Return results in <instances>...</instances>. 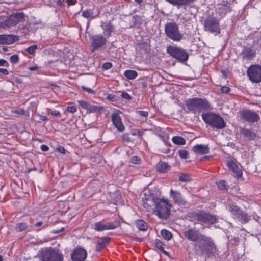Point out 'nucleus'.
<instances>
[{"label":"nucleus","mask_w":261,"mask_h":261,"mask_svg":"<svg viewBox=\"0 0 261 261\" xmlns=\"http://www.w3.org/2000/svg\"><path fill=\"white\" fill-rule=\"evenodd\" d=\"M154 200L153 214L161 219H167L170 215L172 205L167 199L163 198L156 196Z\"/></svg>","instance_id":"obj_1"},{"label":"nucleus","mask_w":261,"mask_h":261,"mask_svg":"<svg viewBox=\"0 0 261 261\" xmlns=\"http://www.w3.org/2000/svg\"><path fill=\"white\" fill-rule=\"evenodd\" d=\"M186 105L189 111L193 113H200L208 109L210 104L206 99L194 98L186 101Z\"/></svg>","instance_id":"obj_2"},{"label":"nucleus","mask_w":261,"mask_h":261,"mask_svg":"<svg viewBox=\"0 0 261 261\" xmlns=\"http://www.w3.org/2000/svg\"><path fill=\"white\" fill-rule=\"evenodd\" d=\"M188 216L193 222L214 224L217 221V219L215 215L203 211L192 212L189 213Z\"/></svg>","instance_id":"obj_3"},{"label":"nucleus","mask_w":261,"mask_h":261,"mask_svg":"<svg viewBox=\"0 0 261 261\" xmlns=\"http://www.w3.org/2000/svg\"><path fill=\"white\" fill-rule=\"evenodd\" d=\"M202 119L206 124L217 129H223L226 126V123L220 116L207 113L202 115Z\"/></svg>","instance_id":"obj_4"},{"label":"nucleus","mask_w":261,"mask_h":261,"mask_svg":"<svg viewBox=\"0 0 261 261\" xmlns=\"http://www.w3.org/2000/svg\"><path fill=\"white\" fill-rule=\"evenodd\" d=\"M42 261H62V255L58 251L51 249H43L39 253Z\"/></svg>","instance_id":"obj_5"},{"label":"nucleus","mask_w":261,"mask_h":261,"mask_svg":"<svg viewBox=\"0 0 261 261\" xmlns=\"http://www.w3.org/2000/svg\"><path fill=\"white\" fill-rule=\"evenodd\" d=\"M165 31L167 36L175 41H179L182 38L180 33L177 24L174 22L167 23L165 25Z\"/></svg>","instance_id":"obj_6"},{"label":"nucleus","mask_w":261,"mask_h":261,"mask_svg":"<svg viewBox=\"0 0 261 261\" xmlns=\"http://www.w3.org/2000/svg\"><path fill=\"white\" fill-rule=\"evenodd\" d=\"M184 235L188 240L194 242H197V243L196 245L200 247H202V240L206 239V236L200 233L198 230L193 228H189L185 230L184 232Z\"/></svg>","instance_id":"obj_7"},{"label":"nucleus","mask_w":261,"mask_h":261,"mask_svg":"<svg viewBox=\"0 0 261 261\" xmlns=\"http://www.w3.org/2000/svg\"><path fill=\"white\" fill-rule=\"evenodd\" d=\"M167 51L173 57L178 60L184 62L188 60V55L182 48L173 46H169L167 48Z\"/></svg>","instance_id":"obj_8"},{"label":"nucleus","mask_w":261,"mask_h":261,"mask_svg":"<svg viewBox=\"0 0 261 261\" xmlns=\"http://www.w3.org/2000/svg\"><path fill=\"white\" fill-rule=\"evenodd\" d=\"M247 75L250 81L253 83L261 82V66L259 65H252L250 66L247 71Z\"/></svg>","instance_id":"obj_9"},{"label":"nucleus","mask_w":261,"mask_h":261,"mask_svg":"<svg viewBox=\"0 0 261 261\" xmlns=\"http://www.w3.org/2000/svg\"><path fill=\"white\" fill-rule=\"evenodd\" d=\"M156 197L149 190L146 191L144 193V197H142L143 206L148 212H153L154 207V199Z\"/></svg>","instance_id":"obj_10"},{"label":"nucleus","mask_w":261,"mask_h":261,"mask_svg":"<svg viewBox=\"0 0 261 261\" xmlns=\"http://www.w3.org/2000/svg\"><path fill=\"white\" fill-rule=\"evenodd\" d=\"M205 30L212 33H220L219 20L213 16L208 17L204 21Z\"/></svg>","instance_id":"obj_11"},{"label":"nucleus","mask_w":261,"mask_h":261,"mask_svg":"<svg viewBox=\"0 0 261 261\" xmlns=\"http://www.w3.org/2000/svg\"><path fill=\"white\" fill-rule=\"evenodd\" d=\"M90 38L92 52L98 50L101 47L105 46L107 42L106 38L101 34L93 35Z\"/></svg>","instance_id":"obj_12"},{"label":"nucleus","mask_w":261,"mask_h":261,"mask_svg":"<svg viewBox=\"0 0 261 261\" xmlns=\"http://www.w3.org/2000/svg\"><path fill=\"white\" fill-rule=\"evenodd\" d=\"M206 238L202 241V247L198 246V247L202 251H205L207 254H213L216 252V246L210 237L206 236Z\"/></svg>","instance_id":"obj_13"},{"label":"nucleus","mask_w":261,"mask_h":261,"mask_svg":"<svg viewBox=\"0 0 261 261\" xmlns=\"http://www.w3.org/2000/svg\"><path fill=\"white\" fill-rule=\"evenodd\" d=\"M240 113L241 118L249 122H257L259 119V115L251 110H243Z\"/></svg>","instance_id":"obj_14"},{"label":"nucleus","mask_w":261,"mask_h":261,"mask_svg":"<svg viewBox=\"0 0 261 261\" xmlns=\"http://www.w3.org/2000/svg\"><path fill=\"white\" fill-rule=\"evenodd\" d=\"M86 250L82 248H77L74 249L72 254L73 261H84L87 257Z\"/></svg>","instance_id":"obj_15"},{"label":"nucleus","mask_w":261,"mask_h":261,"mask_svg":"<svg viewBox=\"0 0 261 261\" xmlns=\"http://www.w3.org/2000/svg\"><path fill=\"white\" fill-rule=\"evenodd\" d=\"M170 196L173 199L175 203L179 205H185L187 201L183 198L181 193L177 191H175L172 189L170 192Z\"/></svg>","instance_id":"obj_16"},{"label":"nucleus","mask_w":261,"mask_h":261,"mask_svg":"<svg viewBox=\"0 0 261 261\" xmlns=\"http://www.w3.org/2000/svg\"><path fill=\"white\" fill-rule=\"evenodd\" d=\"M94 229L97 231H101L106 230L114 229L117 226L113 223H107L105 224L101 222H96L94 224Z\"/></svg>","instance_id":"obj_17"},{"label":"nucleus","mask_w":261,"mask_h":261,"mask_svg":"<svg viewBox=\"0 0 261 261\" xmlns=\"http://www.w3.org/2000/svg\"><path fill=\"white\" fill-rule=\"evenodd\" d=\"M256 53L254 49L249 47H244L240 56L244 60H250L255 56Z\"/></svg>","instance_id":"obj_18"},{"label":"nucleus","mask_w":261,"mask_h":261,"mask_svg":"<svg viewBox=\"0 0 261 261\" xmlns=\"http://www.w3.org/2000/svg\"><path fill=\"white\" fill-rule=\"evenodd\" d=\"M112 121L114 125L119 131H123L124 126L122 123L121 117L117 113H114L112 115Z\"/></svg>","instance_id":"obj_19"},{"label":"nucleus","mask_w":261,"mask_h":261,"mask_svg":"<svg viewBox=\"0 0 261 261\" xmlns=\"http://www.w3.org/2000/svg\"><path fill=\"white\" fill-rule=\"evenodd\" d=\"M192 150L195 153L207 154L209 152V148L207 145L197 144L192 148Z\"/></svg>","instance_id":"obj_20"},{"label":"nucleus","mask_w":261,"mask_h":261,"mask_svg":"<svg viewBox=\"0 0 261 261\" xmlns=\"http://www.w3.org/2000/svg\"><path fill=\"white\" fill-rule=\"evenodd\" d=\"M227 166L238 177L242 175V171L238 165L232 160L227 162Z\"/></svg>","instance_id":"obj_21"},{"label":"nucleus","mask_w":261,"mask_h":261,"mask_svg":"<svg viewBox=\"0 0 261 261\" xmlns=\"http://www.w3.org/2000/svg\"><path fill=\"white\" fill-rule=\"evenodd\" d=\"M219 15L223 17L228 12L230 11V8L229 6L225 4H219L217 8Z\"/></svg>","instance_id":"obj_22"},{"label":"nucleus","mask_w":261,"mask_h":261,"mask_svg":"<svg viewBox=\"0 0 261 261\" xmlns=\"http://www.w3.org/2000/svg\"><path fill=\"white\" fill-rule=\"evenodd\" d=\"M14 42V37L11 35H0V44H11Z\"/></svg>","instance_id":"obj_23"},{"label":"nucleus","mask_w":261,"mask_h":261,"mask_svg":"<svg viewBox=\"0 0 261 261\" xmlns=\"http://www.w3.org/2000/svg\"><path fill=\"white\" fill-rule=\"evenodd\" d=\"M109 239L110 238L108 237H102L98 240L97 243L96 250L97 251H99L103 249L105 247L106 245L108 243Z\"/></svg>","instance_id":"obj_24"},{"label":"nucleus","mask_w":261,"mask_h":261,"mask_svg":"<svg viewBox=\"0 0 261 261\" xmlns=\"http://www.w3.org/2000/svg\"><path fill=\"white\" fill-rule=\"evenodd\" d=\"M240 132L244 135V137L249 140H253L255 137V134L249 129L242 128H240Z\"/></svg>","instance_id":"obj_25"},{"label":"nucleus","mask_w":261,"mask_h":261,"mask_svg":"<svg viewBox=\"0 0 261 261\" xmlns=\"http://www.w3.org/2000/svg\"><path fill=\"white\" fill-rule=\"evenodd\" d=\"M156 169L160 172L164 173L169 169V166L166 162H161L157 164Z\"/></svg>","instance_id":"obj_26"},{"label":"nucleus","mask_w":261,"mask_h":261,"mask_svg":"<svg viewBox=\"0 0 261 261\" xmlns=\"http://www.w3.org/2000/svg\"><path fill=\"white\" fill-rule=\"evenodd\" d=\"M229 211L236 219H237L240 217L239 216H240V214H241V212H242L239 207L236 205L229 206Z\"/></svg>","instance_id":"obj_27"},{"label":"nucleus","mask_w":261,"mask_h":261,"mask_svg":"<svg viewBox=\"0 0 261 261\" xmlns=\"http://www.w3.org/2000/svg\"><path fill=\"white\" fill-rule=\"evenodd\" d=\"M103 33L105 36L109 37L111 33L114 31V27L110 23H107L103 27Z\"/></svg>","instance_id":"obj_28"},{"label":"nucleus","mask_w":261,"mask_h":261,"mask_svg":"<svg viewBox=\"0 0 261 261\" xmlns=\"http://www.w3.org/2000/svg\"><path fill=\"white\" fill-rule=\"evenodd\" d=\"M124 76L129 80H134L138 76V73L135 70H127L124 73Z\"/></svg>","instance_id":"obj_29"},{"label":"nucleus","mask_w":261,"mask_h":261,"mask_svg":"<svg viewBox=\"0 0 261 261\" xmlns=\"http://www.w3.org/2000/svg\"><path fill=\"white\" fill-rule=\"evenodd\" d=\"M77 102L83 109H86L90 112L94 110V107L86 101L78 100Z\"/></svg>","instance_id":"obj_30"},{"label":"nucleus","mask_w":261,"mask_h":261,"mask_svg":"<svg viewBox=\"0 0 261 261\" xmlns=\"http://www.w3.org/2000/svg\"><path fill=\"white\" fill-rule=\"evenodd\" d=\"M136 224L137 227L140 230L146 231L148 228L147 223L142 220H138Z\"/></svg>","instance_id":"obj_31"},{"label":"nucleus","mask_w":261,"mask_h":261,"mask_svg":"<svg viewBox=\"0 0 261 261\" xmlns=\"http://www.w3.org/2000/svg\"><path fill=\"white\" fill-rule=\"evenodd\" d=\"M239 216L237 219L242 223H246L250 220V216L243 212H241V214Z\"/></svg>","instance_id":"obj_32"},{"label":"nucleus","mask_w":261,"mask_h":261,"mask_svg":"<svg viewBox=\"0 0 261 261\" xmlns=\"http://www.w3.org/2000/svg\"><path fill=\"white\" fill-rule=\"evenodd\" d=\"M172 140L175 144L182 145L186 143L185 139L180 136H174L172 138Z\"/></svg>","instance_id":"obj_33"},{"label":"nucleus","mask_w":261,"mask_h":261,"mask_svg":"<svg viewBox=\"0 0 261 261\" xmlns=\"http://www.w3.org/2000/svg\"><path fill=\"white\" fill-rule=\"evenodd\" d=\"M93 14V11L91 9H87L82 12V16L86 18H95L96 16H94Z\"/></svg>","instance_id":"obj_34"},{"label":"nucleus","mask_w":261,"mask_h":261,"mask_svg":"<svg viewBox=\"0 0 261 261\" xmlns=\"http://www.w3.org/2000/svg\"><path fill=\"white\" fill-rule=\"evenodd\" d=\"M161 236L164 239L167 240H170L172 237L171 233L166 229H163L161 231Z\"/></svg>","instance_id":"obj_35"},{"label":"nucleus","mask_w":261,"mask_h":261,"mask_svg":"<svg viewBox=\"0 0 261 261\" xmlns=\"http://www.w3.org/2000/svg\"><path fill=\"white\" fill-rule=\"evenodd\" d=\"M178 154L182 159H187L188 158L189 153L187 150L181 149L178 150Z\"/></svg>","instance_id":"obj_36"},{"label":"nucleus","mask_w":261,"mask_h":261,"mask_svg":"<svg viewBox=\"0 0 261 261\" xmlns=\"http://www.w3.org/2000/svg\"><path fill=\"white\" fill-rule=\"evenodd\" d=\"M155 246L156 247L161 251H163L165 254H167V252L164 250L163 244L162 242L159 240H155Z\"/></svg>","instance_id":"obj_37"},{"label":"nucleus","mask_w":261,"mask_h":261,"mask_svg":"<svg viewBox=\"0 0 261 261\" xmlns=\"http://www.w3.org/2000/svg\"><path fill=\"white\" fill-rule=\"evenodd\" d=\"M191 178L188 174H183L179 176V180L183 182H188L190 181Z\"/></svg>","instance_id":"obj_38"},{"label":"nucleus","mask_w":261,"mask_h":261,"mask_svg":"<svg viewBox=\"0 0 261 261\" xmlns=\"http://www.w3.org/2000/svg\"><path fill=\"white\" fill-rule=\"evenodd\" d=\"M17 115H23L25 118H28L29 117V113L23 109H20L17 110Z\"/></svg>","instance_id":"obj_39"},{"label":"nucleus","mask_w":261,"mask_h":261,"mask_svg":"<svg viewBox=\"0 0 261 261\" xmlns=\"http://www.w3.org/2000/svg\"><path fill=\"white\" fill-rule=\"evenodd\" d=\"M217 187L220 190H224L226 188L225 181L224 180H220L217 183Z\"/></svg>","instance_id":"obj_40"},{"label":"nucleus","mask_w":261,"mask_h":261,"mask_svg":"<svg viewBox=\"0 0 261 261\" xmlns=\"http://www.w3.org/2000/svg\"><path fill=\"white\" fill-rule=\"evenodd\" d=\"M25 15L23 13H17V23L25 20Z\"/></svg>","instance_id":"obj_41"},{"label":"nucleus","mask_w":261,"mask_h":261,"mask_svg":"<svg viewBox=\"0 0 261 261\" xmlns=\"http://www.w3.org/2000/svg\"><path fill=\"white\" fill-rule=\"evenodd\" d=\"M67 111L71 113H74L77 111V108L74 106H68Z\"/></svg>","instance_id":"obj_42"},{"label":"nucleus","mask_w":261,"mask_h":261,"mask_svg":"<svg viewBox=\"0 0 261 261\" xmlns=\"http://www.w3.org/2000/svg\"><path fill=\"white\" fill-rule=\"evenodd\" d=\"M130 134H126L123 135L122 138L124 141L129 142L132 141V138L130 137Z\"/></svg>","instance_id":"obj_43"},{"label":"nucleus","mask_w":261,"mask_h":261,"mask_svg":"<svg viewBox=\"0 0 261 261\" xmlns=\"http://www.w3.org/2000/svg\"><path fill=\"white\" fill-rule=\"evenodd\" d=\"M141 159L137 156H133L131 159V162L135 164H139L141 162Z\"/></svg>","instance_id":"obj_44"},{"label":"nucleus","mask_w":261,"mask_h":261,"mask_svg":"<svg viewBox=\"0 0 261 261\" xmlns=\"http://www.w3.org/2000/svg\"><path fill=\"white\" fill-rule=\"evenodd\" d=\"M36 49V46H31L26 49V51L27 53H28L29 54L32 55L34 53L35 50Z\"/></svg>","instance_id":"obj_45"},{"label":"nucleus","mask_w":261,"mask_h":261,"mask_svg":"<svg viewBox=\"0 0 261 261\" xmlns=\"http://www.w3.org/2000/svg\"><path fill=\"white\" fill-rule=\"evenodd\" d=\"M130 134L133 136L138 135L139 136L141 137L143 134V132L140 130H134V132H132L130 133Z\"/></svg>","instance_id":"obj_46"},{"label":"nucleus","mask_w":261,"mask_h":261,"mask_svg":"<svg viewBox=\"0 0 261 261\" xmlns=\"http://www.w3.org/2000/svg\"><path fill=\"white\" fill-rule=\"evenodd\" d=\"M137 113L141 116H142V117H145V118L147 117L148 116V113L147 111H137Z\"/></svg>","instance_id":"obj_47"},{"label":"nucleus","mask_w":261,"mask_h":261,"mask_svg":"<svg viewBox=\"0 0 261 261\" xmlns=\"http://www.w3.org/2000/svg\"><path fill=\"white\" fill-rule=\"evenodd\" d=\"M82 88L83 90L86 91L88 93H90V94H94L95 93L94 90H93L92 89H91L90 88H88L84 86H82Z\"/></svg>","instance_id":"obj_48"},{"label":"nucleus","mask_w":261,"mask_h":261,"mask_svg":"<svg viewBox=\"0 0 261 261\" xmlns=\"http://www.w3.org/2000/svg\"><path fill=\"white\" fill-rule=\"evenodd\" d=\"M112 66V64L110 62H106L102 65V68L105 70L110 69Z\"/></svg>","instance_id":"obj_49"},{"label":"nucleus","mask_w":261,"mask_h":261,"mask_svg":"<svg viewBox=\"0 0 261 261\" xmlns=\"http://www.w3.org/2000/svg\"><path fill=\"white\" fill-rule=\"evenodd\" d=\"M16 16V13L15 14H14L13 15V16L8 20V21H6V24L7 25H15V22H12V23H10L9 22L12 20V19L13 18H15V17Z\"/></svg>","instance_id":"obj_50"},{"label":"nucleus","mask_w":261,"mask_h":261,"mask_svg":"<svg viewBox=\"0 0 261 261\" xmlns=\"http://www.w3.org/2000/svg\"><path fill=\"white\" fill-rule=\"evenodd\" d=\"M19 229L20 231L24 230L27 228V225L25 223H21L19 224Z\"/></svg>","instance_id":"obj_51"},{"label":"nucleus","mask_w":261,"mask_h":261,"mask_svg":"<svg viewBox=\"0 0 261 261\" xmlns=\"http://www.w3.org/2000/svg\"><path fill=\"white\" fill-rule=\"evenodd\" d=\"M230 91V88L227 86H222L221 88V91L223 93H227Z\"/></svg>","instance_id":"obj_52"},{"label":"nucleus","mask_w":261,"mask_h":261,"mask_svg":"<svg viewBox=\"0 0 261 261\" xmlns=\"http://www.w3.org/2000/svg\"><path fill=\"white\" fill-rule=\"evenodd\" d=\"M51 115L55 117H60L61 113L59 111L57 110L52 111L50 113Z\"/></svg>","instance_id":"obj_53"},{"label":"nucleus","mask_w":261,"mask_h":261,"mask_svg":"<svg viewBox=\"0 0 261 261\" xmlns=\"http://www.w3.org/2000/svg\"><path fill=\"white\" fill-rule=\"evenodd\" d=\"M121 96L126 99L129 100L131 99V96H130V95L126 92L122 93L121 94Z\"/></svg>","instance_id":"obj_54"},{"label":"nucleus","mask_w":261,"mask_h":261,"mask_svg":"<svg viewBox=\"0 0 261 261\" xmlns=\"http://www.w3.org/2000/svg\"><path fill=\"white\" fill-rule=\"evenodd\" d=\"M40 148L42 151H47L49 150V147L45 145H41Z\"/></svg>","instance_id":"obj_55"},{"label":"nucleus","mask_w":261,"mask_h":261,"mask_svg":"<svg viewBox=\"0 0 261 261\" xmlns=\"http://www.w3.org/2000/svg\"><path fill=\"white\" fill-rule=\"evenodd\" d=\"M0 72L5 75L8 74V71H7V70L2 68H0Z\"/></svg>","instance_id":"obj_56"},{"label":"nucleus","mask_w":261,"mask_h":261,"mask_svg":"<svg viewBox=\"0 0 261 261\" xmlns=\"http://www.w3.org/2000/svg\"><path fill=\"white\" fill-rule=\"evenodd\" d=\"M40 119L43 121H48V119L46 116H43V115H39Z\"/></svg>","instance_id":"obj_57"},{"label":"nucleus","mask_w":261,"mask_h":261,"mask_svg":"<svg viewBox=\"0 0 261 261\" xmlns=\"http://www.w3.org/2000/svg\"><path fill=\"white\" fill-rule=\"evenodd\" d=\"M6 61L3 59H0V66H5L7 64Z\"/></svg>","instance_id":"obj_58"},{"label":"nucleus","mask_w":261,"mask_h":261,"mask_svg":"<svg viewBox=\"0 0 261 261\" xmlns=\"http://www.w3.org/2000/svg\"><path fill=\"white\" fill-rule=\"evenodd\" d=\"M10 59L12 62H16V55H13L11 56Z\"/></svg>","instance_id":"obj_59"},{"label":"nucleus","mask_w":261,"mask_h":261,"mask_svg":"<svg viewBox=\"0 0 261 261\" xmlns=\"http://www.w3.org/2000/svg\"><path fill=\"white\" fill-rule=\"evenodd\" d=\"M57 4L58 6L63 7L64 6V0H58Z\"/></svg>","instance_id":"obj_60"},{"label":"nucleus","mask_w":261,"mask_h":261,"mask_svg":"<svg viewBox=\"0 0 261 261\" xmlns=\"http://www.w3.org/2000/svg\"><path fill=\"white\" fill-rule=\"evenodd\" d=\"M66 2L69 5H73L75 4V0H66Z\"/></svg>","instance_id":"obj_61"},{"label":"nucleus","mask_w":261,"mask_h":261,"mask_svg":"<svg viewBox=\"0 0 261 261\" xmlns=\"http://www.w3.org/2000/svg\"><path fill=\"white\" fill-rule=\"evenodd\" d=\"M29 69L31 71H35L38 69V67L37 66H33L29 67Z\"/></svg>","instance_id":"obj_62"},{"label":"nucleus","mask_w":261,"mask_h":261,"mask_svg":"<svg viewBox=\"0 0 261 261\" xmlns=\"http://www.w3.org/2000/svg\"><path fill=\"white\" fill-rule=\"evenodd\" d=\"M211 157L210 156H204V157H202L200 158V160L201 161H204L205 160H208L209 159H210Z\"/></svg>","instance_id":"obj_63"},{"label":"nucleus","mask_w":261,"mask_h":261,"mask_svg":"<svg viewBox=\"0 0 261 261\" xmlns=\"http://www.w3.org/2000/svg\"><path fill=\"white\" fill-rule=\"evenodd\" d=\"M64 148L63 147L62 148H60L58 149V150L61 152V153H64Z\"/></svg>","instance_id":"obj_64"}]
</instances>
